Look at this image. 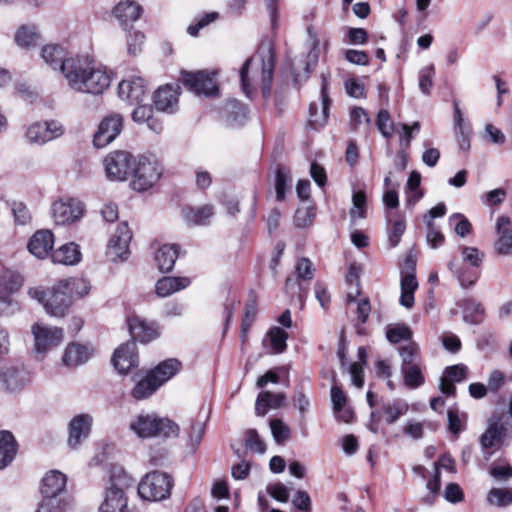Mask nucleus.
<instances>
[{
  "label": "nucleus",
  "instance_id": "6",
  "mask_svg": "<svg viewBox=\"0 0 512 512\" xmlns=\"http://www.w3.org/2000/svg\"><path fill=\"white\" fill-rule=\"evenodd\" d=\"M460 251L462 260L469 263L471 268H462L456 260L450 261L448 268L458 279L462 288H469L473 286L479 278V274L475 268L481 266L484 259V253L476 247L470 246H461Z\"/></svg>",
  "mask_w": 512,
  "mask_h": 512
},
{
  "label": "nucleus",
  "instance_id": "57",
  "mask_svg": "<svg viewBox=\"0 0 512 512\" xmlns=\"http://www.w3.org/2000/svg\"><path fill=\"white\" fill-rule=\"evenodd\" d=\"M377 127L384 137H390L394 131V125L390 122V114L387 110L381 109L377 115Z\"/></svg>",
  "mask_w": 512,
  "mask_h": 512
},
{
  "label": "nucleus",
  "instance_id": "59",
  "mask_svg": "<svg viewBox=\"0 0 512 512\" xmlns=\"http://www.w3.org/2000/svg\"><path fill=\"white\" fill-rule=\"evenodd\" d=\"M449 220L451 223L456 221L454 230L460 237H465L470 233L472 225L464 215L455 213L450 216Z\"/></svg>",
  "mask_w": 512,
  "mask_h": 512
},
{
  "label": "nucleus",
  "instance_id": "2",
  "mask_svg": "<svg viewBox=\"0 0 512 512\" xmlns=\"http://www.w3.org/2000/svg\"><path fill=\"white\" fill-rule=\"evenodd\" d=\"M275 56L270 45H263L257 54L246 60L240 70V78L243 92L251 97L254 92V84L260 83L263 96L270 93Z\"/></svg>",
  "mask_w": 512,
  "mask_h": 512
},
{
  "label": "nucleus",
  "instance_id": "52",
  "mask_svg": "<svg viewBox=\"0 0 512 512\" xmlns=\"http://www.w3.org/2000/svg\"><path fill=\"white\" fill-rule=\"evenodd\" d=\"M65 502L59 496L45 497L38 505L36 512H63L65 510Z\"/></svg>",
  "mask_w": 512,
  "mask_h": 512
},
{
  "label": "nucleus",
  "instance_id": "42",
  "mask_svg": "<svg viewBox=\"0 0 512 512\" xmlns=\"http://www.w3.org/2000/svg\"><path fill=\"white\" fill-rule=\"evenodd\" d=\"M408 410V403L402 399H396L391 402L384 403L382 406L385 421L388 424L395 423L401 416L405 415Z\"/></svg>",
  "mask_w": 512,
  "mask_h": 512
},
{
  "label": "nucleus",
  "instance_id": "39",
  "mask_svg": "<svg viewBox=\"0 0 512 512\" xmlns=\"http://www.w3.org/2000/svg\"><path fill=\"white\" fill-rule=\"evenodd\" d=\"M288 333L280 327H273L269 330L263 343L269 345L272 353H282L286 347Z\"/></svg>",
  "mask_w": 512,
  "mask_h": 512
},
{
  "label": "nucleus",
  "instance_id": "18",
  "mask_svg": "<svg viewBox=\"0 0 512 512\" xmlns=\"http://www.w3.org/2000/svg\"><path fill=\"white\" fill-rule=\"evenodd\" d=\"M179 90L178 84H166L160 87L153 97L155 108L159 111L174 113L178 108Z\"/></svg>",
  "mask_w": 512,
  "mask_h": 512
},
{
  "label": "nucleus",
  "instance_id": "10",
  "mask_svg": "<svg viewBox=\"0 0 512 512\" xmlns=\"http://www.w3.org/2000/svg\"><path fill=\"white\" fill-rule=\"evenodd\" d=\"M34 352L42 357L51 349L59 346L64 340V331L59 327H52L43 323H34L31 326Z\"/></svg>",
  "mask_w": 512,
  "mask_h": 512
},
{
  "label": "nucleus",
  "instance_id": "13",
  "mask_svg": "<svg viewBox=\"0 0 512 512\" xmlns=\"http://www.w3.org/2000/svg\"><path fill=\"white\" fill-rule=\"evenodd\" d=\"M51 213L57 225L70 224L83 216L84 206L73 198L60 199L52 204Z\"/></svg>",
  "mask_w": 512,
  "mask_h": 512
},
{
  "label": "nucleus",
  "instance_id": "44",
  "mask_svg": "<svg viewBox=\"0 0 512 512\" xmlns=\"http://www.w3.org/2000/svg\"><path fill=\"white\" fill-rule=\"evenodd\" d=\"M23 285V277L14 271H4L0 275V292L4 294H13Z\"/></svg>",
  "mask_w": 512,
  "mask_h": 512
},
{
  "label": "nucleus",
  "instance_id": "51",
  "mask_svg": "<svg viewBox=\"0 0 512 512\" xmlns=\"http://www.w3.org/2000/svg\"><path fill=\"white\" fill-rule=\"evenodd\" d=\"M353 207L350 210L352 220L362 219L366 217V194L364 191L359 190L353 194L352 197Z\"/></svg>",
  "mask_w": 512,
  "mask_h": 512
},
{
  "label": "nucleus",
  "instance_id": "54",
  "mask_svg": "<svg viewBox=\"0 0 512 512\" xmlns=\"http://www.w3.org/2000/svg\"><path fill=\"white\" fill-rule=\"evenodd\" d=\"M362 125L368 128L370 118L362 107H354L350 111V126L354 131H358Z\"/></svg>",
  "mask_w": 512,
  "mask_h": 512
},
{
  "label": "nucleus",
  "instance_id": "3",
  "mask_svg": "<svg viewBox=\"0 0 512 512\" xmlns=\"http://www.w3.org/2000/svg\"><path fill=\"white\" fill-rule=\"evenodd\" d=\"M130 430L139 438H175L179 435V425L167 417L155 413H140L129 424Z\"/></svg>",
  "mask_w": 512,
  "mask_h": 512
},
{
  "label": "nucleus",
  "instance_id": "41",
  "mask_svg": "<svg viewBox=\"0 0 512 512\" xmlns=\"http://www.w3.org/2000/svg\"><path fill=\"white\" fill-rule=\"evenodd\" d=\"M225 113L226 122L229 126H239L242 125L246 119L247 108L243 103L232 100L226 104Z\"/></svg>",
  "mask_w": 512,
  "mask_h": 512
},
{
  "label": "nucleus",
  "instance_id": "23",
  "mask_svg": "<svg viewBox=\"0 0 512 512\" xmlns=\"http://www.w3.org/2000/svg\"><path fill=\"white\" fill-rule=\"evenodd\" d=\"M507 429L502 423L501 418H491L488 421V427L480 437V444L484 450H498L506 436Z\"/></svg>",
  "mask_w": 512,
  "mask_h": 512
},
{
  "label": "nucleus",
  "instance_id": "43",
  "mask_svg": "<svg viewBox=\"0 0 512 512\" xmlns=\"http://www.w3.org/2000/svg\"><path fill=\"white\" fill-rule=\"evenodd\" d=\"M61 282L65 290L68 292L71 303L75 298H82L86 296L91 288L89 282L82 278L61 280Z\"/></svg>",
  "mask_w": 512,
  "mask_h": 512
},
{
  "label": "nucleus",
  "instance_id": "22",
  "mask_svg": "<svg viewBox=\"0 0 512 512\" xmlns=\"http://www.w3.org/2000/svg\"><path fill=\"white\" fill-rule=\"evenodd\" d=\"M118 94L121 99L130 104H140L146 95L145 81L141 77H132L123 80L118 85Z\"/></svg>",
  "mask_w": 512,
  "mask_h": 512
},
{
  "label": "nucleus",
  "instance_id": "33",
  "mask_svg": "<svg viewBox=\"0 0 512 512\" xmlns=\"http://www.w3.org/2000/svg\"><path fill=\"white\" fill-rule=\"evenodd\" d=\"M190 283L191 281L188 277H163L156 283V293L160 297H167L185 289Z\"/></svg>",
  "mask_w": 512,
  "mask_h": 512
},
{
  "label": "nucleus",
  "instance_id": "60",
  "mask_svg": "<svg viewBox=\"0 0 512 512\" xmlns=\"http://www.w3.org/2000/svg\"><path fill=\"white\" fill-rule=\"evenodd\" d=\"M289 175L282 169L278 168L276 171L275 189L276 198L282 201L285 198V191L288 185Z\"/></svg>",
  "mask_w": 512,
  "mask_h": 512
},
{
  "label": "nucleus",
  "instance_id": "9",
  "mask_svg": "<svg viewBox=\"0 0 512 512\" xmlns=\"http://www.w3.org/2000/svg\"><path fill=\"white\" fill-rule=\"evenodd\" d=\"M106 177L110 181H125L132 174L136 158L126 150L110 152L103 160Z\"/></svg>",
  "mask_w": 512,
  "mask_h": 512
},
{
  "label": "nucleus",
  "instance_id": "19",
  "mask_svg": "<svg viewBox=\"0 0 512 512\" xmlns=\"http://www.w3.org/2000/svg\"><path fill=\"white\" fill-rule=\"evenodd\" d=\"M136 348L135 341H129L115 350L112 363L119 373L125 374L131 368L137 366L138 354Z\"/></svg>",
  "mask_w": 512,
  "mask_h": 512
},
{
  "label": "nucleus",
  "instance_id": "4",
  "mask_svg": "<svg viewBox=\"0 0 512 512\" xmlns=\"http://www.w3.org/2000/svg\"><path fill=\"white\" fill-rule=\"evenodd\" d=\"M133 479L121 466L110 470L109 486L98 512H125L128 509L125 490L133 485Z\"/></svg>",
  "mask_w": 512,
  "mask_h": 512
},
{
  "label": "nucleus",
  "instance_id": "49",
  "mask_svg": "<svg viewBox=\"0 0 512 512\" xmlns=\"http://www.w3.org/2000/svg\"><path fill=\"white\" fill-rule=\"evenodd\" d=\"M400 355L402 358L401 368L420 364V349L415 342H409L407 345L403 346L400 350Z\"/></svg>",
  "mask_w": 512,
  "mask_h": 512
},
{
  "label": "nucleus",
  "instance_id": "1",
  "mask_svg": "<svg viewBox=\"0 0 512 512\" xmlns=\"http://www.w3.org/2000/svg\"><path fill=\"white\" fill-rule=\"evenodd\" d=\"M60 71L76 92L98 95L110 86L111 76L106 67L88 55L69 57L63 61Z\"/></svg>",
  "mask_w": 512,
  "mask_h": 512
},
{
  "label": "nucleus",
  "instance_id": "7",
  "mask_svg": "<svg viewBox=\"0 0 512 512\" xmlns=\"http://www.w3.org/2000/svg\"><path fill=\"white\" fill-rule=\"evenodd\" d=\"M131 187L136 191H146L153 187L162 175V166L152 157L142 156L133 168Z\"/></svg>",
  "mask_w": 512,
  "mask_h": 512
},
{
  "label": "nucleus",
  "instance_id": "37",
  "mask_svg": "<svg viewBox=\"0 0 512 512\" xmlns=\"http://www.w3.org/2000/svg\"><path fill=\"white\" fill-rule=\"evenodd\" d=\"M16 443L8 431H0V469L6 467L15 457Z\"/></svg>",
  "mask_w": 512,
  "mask_h": 512
},
{
  "label": "nucleus",
  "instance_id": "5",
  "mask_svg": "<svg viewBox=\"0 0 512 512\" xmlns=\"http://www.w3.org/2000/svg\"><path fill=\"white\" fill-rule=\"evenodd\" d=\"M28 295L40 302L46 313L52 317L62 318L66 316L72 305L68 292L65 290L61 281L53 285L50 289L32 287L28 290Z\"/></svg>",
  "mask_w": 512,
  "mask_h": 512
},
{
  "label": "nucleus",
  "instance_id": "31",
  "mask_svg": "<svg viewBox=\"0 0 512 512\" xmlns=\"http://www.w3.org/2000/svg\"><path fill=\"white\" fill-rule=\"evenodd\" d=\"M459 306L463 311V320L470 325H478L485 319V308L474 298H465Z\"/></svg>",
  "mask_w": 512,
  "mask_h": 512
},
{
  "label": "nucleus",
  "instance_id": "16",
  "mask_svg": "<svg viewBox=\"0 0 512 512\" xmlns=\"http://www.w3.org/2000/svg\"><path fill=\"white\" fill-rule=\"evenodd\" d=\"M63 127L56 121L36 122L31 124L26 132V139L30 143L44 144L63 134Z\"/></svg>",
  "mask_w": 512,
  "mask_h": 512
},
{
  "label": "nucleus",
  "instance_id": "27",
  "mask_svg": "<svg viewBox=\"0 0 512 512\" xmlns=\"http://www.w3.org/2000/svg\"><path fill=\"white\" fill-rule=\"evenodd\" d=\"M142 8L139 4L131 0L120 1L113 9V14L125 29L139 19Z\"/></svg>",
  "mask_w": 512,
  "mask_h": 512
},
{
  "label": "nucleus",
  "instance_id": "8",
  "mask_svg": "<svg viewBox=\"0 0 512 512\" xmlns=\"http://www.w3.org/2000/svg\"><path fill=\"white\" fill-rule=\"evenodd\" d=\"M173 480L167 473L153 471L145 475L138 486L139 495L146 500L160 501L170 496Z\"/></svg>",
  "mask_w": 512,
  "mask_h": 512
},
{
  "label": "nucleus",
  "instance_id": "48",
  "mask_svg": "<svg viewBox=\"0 0 512 512\" xmlns=\"http://www.w3.org/2000/svg\"><path fill=\"white\" fill-rule=\"evenodd\" d=\"M404 376V383L410 388H417L424 382V377L421 373L420 364H414L401 368Z\"/></svg>",
  "mask_w": 512,
  "mask_h": 512
},
{
  "label": "nucleus",
  "instance_id": "30",
  "mask_svg": "<svg viewBox=\"0 0 512 512\" xmlns=\"http://www.w3.org/2000/svg\"><path fill=\"white\" fill-rule=\"evenodd\" d=\"M182 215L184 220L189 225H207L214 215V208L210 204H205L199 207H187L183 209Z\"/></svg>",
  "mask_w": 512,
  "mask_h": 512
},
{
  "label": "nucleus",
  "instance_id": "63",
  "mask_svg": "<svg viewBox=\"0 0 512 512\" xmlns=\"http://www.w3.org/2000/svg\"><path fill=\"white\" fill-rule=\"evenodd\" d=\"M331 401H332L334 413L341 412L343 410V407H345L346 402H347V397L340 387L332 386Z\"/></svg>",
  "mask_w": 512,
  "mask_h": 512
},
{
  "label": "nucleus",
  "instance_id": "46",
  "mask_svg": "<svg viewBox=\"0 0 512 512\" xmlns=\"http://www.w3.org/2000/svg\"><path fill=\"white\" fill-rule=\"evenodd\" d=\"M487 501L496 507L512 505V489L492 488L487 495Z\"/></svg>",
  "mask_w": 512,
  "mask_h": 512
},
{
  "label": "nucleus",
  "instance_id": "25",
  "mask_svg": "<svg viewBox=\"0 0 512 512\" xmlns=\"http://www.w3.org/2000/svg\"><path fill=\"white\" fill-rule=\"evenodd\" d=\"M54 245V237L49 230H39L33 234L28 250L37 258L43 259L48 256Z\"/></svg>",
  "mask_w": 512,
  "mask_h": 512
},
{
  "label": "nucleus",
  "instance_id": "11",
  "mask_svg": "<svg viewBox=\"0 0 512 512\" xmlns=\"http://www.w3.org/2000/svg\"><path fill=\"white\" fill-rule=\"evenodd\" d=\"M29 382L28 371L6 360H0V392H16Z\"/></svg>",
  "mask_w": 512,
  "mask_h": 512
},
{
  "label": "nucleus",
  "instance_id": "58",
  "mask_svg": "<svg viewBox=\"0 0 512 512\" xmlns=\"http://www.w3.org/2000/svg\"><path fill=\"white\" fill-rule=\"evenodd\" d=\"M315 268L308 258H301L296 264L297 278L301 280H311L314 276Z\"/></svg>",
  "mask_w": 512,
  "mask_h": 512
},
{
  "label": "nucleus",
  "instance_id": "61",
  "mask_svg": "<svg viewBox=\"0 0 512 512\" xmlns=\"http://www.w3.org/2000/svg\"><path fill=\"white\" fill-rule=\"evenodd\" d=\"M144 34L140 31L129 32L127 37V48L130 55H137L141 51L144 42Z\"/></svg>",
  "mask_w": 512,
  "mask_h": 512
},
{
  "label": "nucleus",
  "instance_id": "29",
  "mask_svg": "<svg viewBox=\"0 0 512 512\" xmlns=\"http://www.w3.org/2000/svg\"><path fill=\"white\" fill-rule=\"evenodd\" d=\"M286 395L284 393H271L263 391L258 394L255 403V413L258 416H264L269 409H277L285 404Z\"/></svg>",
  "mask_w": 512,
  "mask_h": 512
},
{
  "label": "nucleus",
  "instance_id": "62",
  "mask_svg": "<svg viewBox=\"0 0 512 512\" xmlns=\"http://www.w3.org/2000/svg\"><path fill=\"white\" fill-rule=\"evenodd\" d=\"M314 219L313 208H299L295 213V225L300 228L308 227L312 224Z\"/></svg>",
  "mask_w": 512,
  "mask_h": 512
},
{
  "label": "nucleus",
  "instance_id": "21",
  "mask_svg": "<svg viewBox=\"0 0 512 512\" xmlns=\"http://www.w3.org/2000/svg\"><path fill=\"white\" fill-rule=\"evenodd\" d=\"M93 419L89 414H79L69 423L68 445L75 449L85 440L91 431Z\"/></svg>",
  "mask_w": 512,
  "mask_h": 512
},
{
  "label": "nucleus",
  "instance_id": "28",
  "mask_svg": "<svg viewBox=\"0 0 512 512\" xmlns=\"http://www.w3.org/2000/svg\"><path fill=\"white\" fill-rule=\"evenodd\" d=\"M92 350L79 343H70L63 354L62 362L68 367H76L89 360Z\"/></svg>",
  "mask_w": 512,
  "mask_h": 512
},
{
  "label": "nucleus",
  "instance_id": "53",
  "mask_svg": "<svg viewBox=\"0 0 512 512\" xmlns=\"http://www.w3.org/2000/svg\"><path fill=\"white\" fill-rule=\"evenodd\" d=\"M435 76V68L430 64L422 68L419 72V88L422 93L428 95L433 87V78Z\"/></svg>",
  "mask_w": 512,
  "mask_h": 512
},
{
  "label": "nucleus",
  "instance_id": "24",
  "mask_svg": "<svg viewBox=\"0 0 512 512\" xmlns=\"http://www.w3.org/2000/svg\"><path fill=\"white\" fill-rule=\"evenodd\" d=\"M498 239L494 243L496 252L500 255L512 254V224L506 216H500L496 222Z\"/></svg>",
  "mask_w": 512,
  "mask_h": 512
},
{
  "label": "nucleus",
  "instance_id": "40",
  "mask_svg": "<svg viewBox=\"0 0 512 512\" xmlns=\"http://www.w3.org/2000/svg\"><path fill=\"white\" fill-rule=\"evenodd\" d=\"M39 38L37 27L30 24L20 26L14 36L16 44L23 48L35 46Z\"/></svg>",
  "mask_w": 512,
  "mask_h": 512
},
{
  "label": "nucleus",
  "instance_id": "15",
  "mask_svg": "<svg viewBox=\"0 0 512 512\" xmlns=\"http://www.w3.org/2000/svg\"><path fill=\"white\" fill-rule=\"evenodd\" d=\"M122 128L123 117L120 114H111L105 117L94 134L93 143L95 147H106L121 133Z\"/></svg>",
  "mask_w": 512,
  "mask_h": 512
},
{
  "label": "nucleus",
  "instance_id": "14",
  "mask_svg": "<svg viewBox=\"0 0 512 512\" xmlns=\"http://www.w3.org/2000/svg\"><path fill=\"white\" fill-rule=\"evenodd\" d=\"M183 84L197 95L211 96L218 91L214 73L206 71L182 72Z\"/></svg>",
  "mask_w": 512,
  "mask_h": 512
},
{
  "label": "nucleus",
  "instance_id": "55",
  "mask_svg": "<svg viewBox=\"0 0 512 512\" xmlns=\"http://www.w3.org/2000/svg\"><path fill=\"white\" fill-rule=\"evenodd\" d=\"M245 446L247 449L260 454L264 453L266 450L265 443L260 438L258 432L254 429H250L246 432Z\"/></svg>",
  "mask_w": 512,
  "mask_h": 512
},
{
  "label": "nucleus",
  "instance_id": "26",
  "mask_svg": "<svg viewBox=\"0 0 512 512\" xmlns=\"http://www.w3.org/2000/svg\"><path fill=\"white\" fill-rule=\"evenodd\" d=\"M66 475L58 470H51L44 476L41 494L45 497L59 496L66 487Z\"/></svg>",
  "mask_w": 512,
  "mask_h": 512
},
{
  "label": "nucleus",
  "instance_id": "32",
  "mask_svg": "<svg viewBox=\"0 0 512 512\" xmlns=\"http://www.w3.org/2000/svg\"><path fill=\"white\" fill-rule=\"evenodd\" d=\"M52 261L63 265L77 264L81 259L79 246L75 243H67L53 251Z\"/></svg>",
  "mask_w": 512,
  "mask_h": 512
},
{
  "label": "nucleus",
  "instance_id": "45",
  "mask_svg": "<svg viewBox=\"0 0 512 512\" xmlns=\"http://www.w3.org/2000/svg\"><path fill=\"white\" fill-rule=\"evenodd\" d=\"M41 56L46 64L52 69H59L63 61L66 60L65 52L59 45H46L42 48ZM69 57H67L68 59Z\"/></svg>",
  "mask_w": 512,
  "mask_h": 512
},
{
  "label": "nucleus",
  "instance_id": "20",
  "mask_svg": "<svg viewBox=\"0 0 512 512\" xmlns=\"http://www.w3.org/2000/svg\"><path fill=\"white\" fill-rule=\"evenodd\" d=\"M331 75L329 72L321 74V104L322 110L321 113H318L317 104L313 103L309 107L310 112V123L317 126H323L328 118V111L330 108L331 100L328 94V87L330 84Z\"/></svg>",
  "mask_w": 512,
  "mask_h": 512
},
{
  "label": "nucleus",
  "instance_id": "34",
  "mask_svg": "<svg viewBox=\"0 0 512 512\" xmlns=\"http://www.w3.org/2000/svg\"><path fill=\"white\" fill-rule=\"evenodd\" d=\"M180 369L181 363L175 358H170L159 363L150 372L160 387L176 375Z\"/></svg>",
  "mask_w": 512,
  "mask_h": 512
},
{
  "label": "nucleus",
  "instance_id": "12",
  "mask_svg": "<svg viewBox=\"0 0 512 512\" xmlns=\"http://www.w3.org/2000/svg\"><path fill=\"white\" fill-rule=\"evenodd\" d=\"M131 239L132 233L127 223H120L108 242L106 252L107 257L113 262L127 259Z\"/></svg>",
  "mask_w": 512,
  "mask_h": 512
},
{
  "label": "nucleus",
  "instance_id": "38",
  "mask_svg": "<svg viewBox=\"0 0 512 512\" xmlns=\"http://www.w3.org/2000/svg\"><path fill=\"white\" fill-rule=\"evenodd\" d=\"M158 388L159 385L149 371L145 377L136 382L134 388L131 391V395L136 400H143L150 397Z\"/></svg>",
  "mask_w": 512,
  "mask_h": 512
},
{
  "label": "nucleus",
  "instance_id": "56",
  "mask_svg": "<svg viewBox=\"0 0 512 512\" xmlns=\"http://www.w3.org/2000/svg\"><path fill=\"white\" fill-rule=\"evenodd\" d=\"M270 428L272 435L277 443H283L290 436L289 427L280 419H273L270 421Z\"/></svg>",
  "mask_w": 512,
  "mask_h": 512
},
{
  "label": "nucleus",
  "instance_id": "17",
  "mask_svg": "<svg viewBox=\"0 0 512 512\" xmlns=\"http://www.w3.org/2000/svg\"><path fill=\"white\" fill-rule=\"evenodd\" d=\"M132 338L142 343H149L160 336V330L155 322H148L140 316L134 315L127 320Z\"/></svg>",
  "mask_w": 512,
  "mask_h": 512
},
{
  "label": "nucleus",
  "instance_id": "47",
  "mask_svg": "<svg viewBox=\"0 0 512 512\" xmlns=\"http://www.w3.org/2000/svg\"><path fill=\"white\" fill-rule=\"evenodd\" d=\"M386 338L391 343H399L402 340H411L412 331L406 324H395L387 327Z\"/></svg>",
  "mask_w": 512,
  "mask_h": 512
},
{
  "label": "nucleus",
  "instance_id": "50",
  "mask_svg": "<svg viewBox=\"0 0 512 512\" xmlns=\"http://www.w3.org/2000/svg\"><path fill=\"white\" fill-rule=\"evenodd\" d=\"M205 433V421L201 420H194L189 430L187 431L188 440L187 445L191 448L192 451H195V449L199 446L203 435Z\"/></svg>",
  "mask_w": 512,
  "mask_h": 512
},
{
  "label": "nucleus",
  "instance_id": "35",
  "mask_svg": "<svg viewBox=\"0 0 512 512\" xmlns=\"http://www.w3.org/2000/svg\"><path fill=\"white\" fill-rule=\"evenodd\" d=\"M178 258L177 245H162L155 254V261L161 272H169L173 269Z\"/></svg>",
  "mask_w": 512,
  "mask_h": 512
},
{
  "label": "nucleus",
  "instance_id": "64",
  "mask_svg": "<svg viewBox=\"0 0 512 512\" xmlns=\"http://www.w3.org/2000/svg\"><path fill=\"white\" fill-rule=\"evenodd\" d=\"M468 369L465 365L459 364L445 369L443 375L453 382H461L467 376Z\"/></svg>",
  "mask_w": 512,
  "mask_h": 512
},
{
  "label": "nucleus",
  "instance_id": "36",
  "mask_svg": "<svg viewBox=\"0 0 512 512\" xmlns=\"http://www.w3.org/2000/svg\"><path fill=\"white\" fill-rule=\"evenodd\" d=\"M418 287V282L414 273H406L401 278V296L400 304L407 309L414 305V292Z\"/></svg>",
  "mask_w": 512,
  "mask_h": 512
}]
</instances>
